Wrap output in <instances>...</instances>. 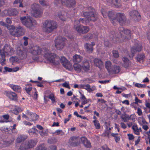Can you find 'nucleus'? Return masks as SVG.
Wrapping results in <instances>:
<instances>
[{"mask_svg": "<svg viewBox=\"0 0 150 150\" xmlns=\"http://www.w3.org/2000/svg\"><path fill=\"white\" fill-rule=\"evenodd\" d=\"M83 14L86 17L84 19L80 18L79 21H75L74 23V28L78 33H85L89 31V28L87 26L79 25V23L86 24L90 21H95L97 20L98 15L95 9L91 6L87 8L86 11L83 12Z\"/></svg>", "mask_w": 150, "mask_h": 150, "instance_id": "f257e3e1", "label": "nucleus"}, {"mask_svg": "<svg viewBox=\"0 0 150 150\" xmlns=\"http://www.w3.org/2000/svg\"><path fill=\"white\" fill-rule=\"evenodd\" d=\"M57 23L55 21L47 20L45 23L44 30L45 32L49 33L57 28Z\"/></svg>", "mask_w": 150, "mask_h": 150, "instance_id": "f03ea898", "label": "nucleus"}, {"mask_svg": "<svg viewBox=\"0 0 150 150\" xmlns=\"http://www.w3.org/2000/svg\"><path fill=\"white\" fill-rule=\"evenodd\" d=\"M14 50L10 45L6 44L2 50H0V55L2 58L5 57L6 55L10 56L12 55Z\"/></svg>", "mask_w": 150, "mask_h": 150, "instance_id": "7ed1b4c3", "label": "nucleus"}, {"mask_svg": "<svg viewBox=\"0 0 150 150\" xmlns=\"http://www.w3.org/2000/svg\"><path fill=\"white\" fill-rule=\"evenodd\" d=\"M20 20L23 24L28 28H30L33 25V23L35 21L32 19L30 16H25L20 17Z\"/></svg>", "mask_w": 150, "mask_h": 150, "instance_id": "20e7f679", "label": "nucleus"}, {"mask_svg": "<svg viewBox=\"0 0 150 150\" xmlns=\"http://www.w3.org/2000/svg\"><path fill=\"white\" fill-rule=\"evenodd\" d=\"M66 40L65 38L58 36L55 40V46L59 50L63 49L64 46V41Z\"/></svg>", "mask_w": 150, "mask_h": 150, "instance_id": "39448f33", "label": "nucleus"}, {"mask_svg": "<svg viewBox=\"0 0 150 150\" xmlns=\"http://www.w3.org/2000/svg\"><path fill=\"white\" fill-rule=\"evenodd\" d=\"M62 3L63 5L68 7H71L75 5V0H55L54 4L57 5L58 4Z\"/></svg>", "mask_w": 150, "mask_h": 150, "instance_id": "423d86ee", "label": "nucleus"}, {"mask_svg": "<svg viewBox=\"0 0 150 150\" xmlns=\"http://www.w3.org/2000/svg\"><path fill=\"white\" fill-rule=\"evenodd\" d=\"M31 8L34 12V15L35 17H40L42 15V12L40 10V6L36 4H34L31 6Z\"/></svg>", "mask_w": 150, "mask_h": 150, "instance_id": "0eeeda50", "label": "nucleus"}, {"mask_svg": "<svg viewBox=\"0 0 150 150\" xmlns=\"http://www.w3.org/2000/svg\"><path fill=\"white\" fill-rule=\"evenodd\" d=\"M26 49L22 47H19L17 49V54L21 59H23L26 58L27 56Z\"/></svg>", "mask_w": 150, "mask_h": 150, "instance_id": "6e6552de", "label": "nucleus"}, {"mask_svg": "<svg viewBox=\"0 0 150 150\" xmlns=\"http://www.w3.org/2000/svg\"><path fill=\"white\" fill-rule=\"evenodd\" d=\"M118 22L121 25L125 24L126 21V17L124 13H116V18L115 21Z\"/></svg>", "mask_w": 150, "mask_h": 150, "instance_id": "1a4fd4ad", "label": "nucleus"}, {"mask_svg": "<svg viewBox=\"0 0 150 150\" xmlns=\"http://www.w3.org/2000/svg\"><path fill=\"white\" fill-rule=\"evenodd\" d=\"M107 3L108 5L115 6L117 8L120 7L121 6L119 0H106Z\"/></svg>", "mask_w": 150, "mask_h": 150, "instance_id": "9d476101", "label": "nucleus"}, {"mask_svg": "<svg viewBox=\"0 0 150 150\" xmlns=\"http://www.w3.org/2000/svg\"><path fill=\"white\" fill-rule=\"evenodd\" d=\"M129 14L131 17L134 21H138L140 19V15L138 11L136 10L131 11Z\"/></svg>", "mask_w": 150, "mask_h": 150, "instance_id": "9b49d317", "label": "nucleus"}, {"mask_svg": "<svg viewBox=\"0 0 150 150\" xmlns=\"http://www.w3.org/2000/svg\"><path fill=\"white\" fill-rule=\"evenodd\" d=\"M37 142L36 140L30 139L26 143L24 149H27L30 148H32L35 146Z\"/></svg>", "mask_w": 150, "mask_h": 150, "instance_id": "f8f14e48", "label": "nucleus"}, {"mask_svg": "<svg viewBox=\"0 0 150 150\" xmlns=\"http://www.w3.org/2000/svg\"><path fill=\"white\" fill-rule=\"evenodd\" d=\"M55 54L51 53L48 50L45 53L44 57L48 61L52 63V60H53Z\"/></svg>", "mask_w": 150, "mask_h": 150, "instance_id": "ddd939ff", "label": "nucleus"}, {"mask_svg": "<svg viewBox=\"0 0 150 150\" xmlns=\"http://www.w3.org/2000/svg\"><path fill=\"white\" fill-rule=\"evenodd\" d=\"M60 61L62 64L66 69H68L70 67V65L69 61L64 57H61Z\"/></svg>", "mask_w": 150, "mask_h": 150, "instance_id": "4468645a", "label": "nucleus"}, {"mask_svg": "<svg viewBox=\"0 0 150 150\" xmlns=\"http://www.w3.org/2000/svg\"><path fill=\"white\" fill-rule=\"evenodd\" d=\"M31 53L35 55L40 54L41 53V48L38 46H35L32 47L31 49Z\"/></svg>", "mask_w": 150, "mask_h": 150, "instance_id": "2eb2a0df", "label": "nucleus"}, {"mask_svg": "<svg viewBox=\"0 0 150 150\" xmlns=\"http://www.w3.org/2000/svg\"><path fill=\"white\" fill-rule=\"evenodd\" d=\"M82 68L85 71L87 72L90 69V65L88 61L85 59L82 62Z\"/></svg>", "mask_w": 150, "mask_h": 150, "instance_id": "dca6fc26", "label": "nucleus"}, {"mask_svg": "<svg viewBox=\"0 0 150 150\" xmlns=\"http://www.w3.org/2000/svg\"><path fill=\"white\" fill-rule=\"evenodd\" d=\"M69 143L73 146H76L79 144L78 139L75 137H71L69 140Z\"/></svg>", "mask_w": 150, "mask_h": 150, "instance_id": "f3484780", "label": "nucleus"}, {"mask_svg": "<svg viewBox=\"0 0 150 150\" xmlns=\"http://www.w3.org/2000/svg\"><path fill=\"white\" fill-rule=\"evenodd\" d=\"M142 47L141 44H138L134 47H132L131 50L132 55L133 56L136 52H139L142 49Z\"/></svg>", "mask_w": 150, "mask_h": 150, "instance_id": "a211bd4d", "label": "nucleus"}, {"mask_svg": "<svg viewBox=\"0 0 150 150\" xmlns=\"http://www.w3.org/2000/svg\"><path fill=\"white\" fill-rule=\"evenodd\" d=\"M27 115H29L30 116V118L31 120L30 121H33L37 120L39 116L36 113L30 112L29 110L27 111Z\"/></svg>", "mask_w": 150, "mask_h": 150, "instance_id": "6ab92c4d", "label": "nucleus"}, {"mask_svg": "<svg viewBox=\"0 0 150 150\" xmlns=\"http://www.w3.org/2000/svg\"><path fill=\"white\" fill-rule=\"evenodd\" d=\"M108 15L111 21H112V23L115 22L116 18V14L114 11H109L108 13Z\"/></svg>", "mask_w": 150, "mask_h": 150, "instance_id": "aec40b11", "label": "nucleus"}, {"mask_svg": "<svg viewBox=\"0 0 150 150\" xmlns=\"http://www.w3.org/2000/svg\"><path fill=\"white\" fill-rule=\"evenodd\" d=\"M83 57L79 55L75 54L73 57V61L74 64H78L82 60Z\"/></svg>", "mask_w": 150, "mask_h": 150, "instance_id": "412c9836", "label": "nucleus"}, {"mask_svg": "<svg viewBox=\"0 0 150 150\" xmlns=\"http://www.w3.org/2000/svg\"><path fill=\"white\" fill-rule=\"evenodd\" d=\"M94 65L100 69L103 65L102 61L100 59L98 58H95L94 60Z\"/></svg>", "mask_w": 150, "mask_h": 150, "instance_id": "4be33fe9", "label": "nucleus"}, {"mask_svg": "<svg viewBox=\"0 0 150 150\" xmlns=\"http://www.w3.org/2000/svg\"><path fill=\"white\" fill-rule=\"evenodd\" d=\"M7 94V96L12 100H17V96L15 93L12 92H8Z\"/></svg>", "mask_w": 150, "mask_h": 150, "instance_id": "5701e85b", "label": "nucleus"}, {"mask_svg": "<svg viewBox=\"0 0 150 150\" xmlns=\"http://www.w3.org/2000/svg\"><path fill=\"white\" fill-rule=\"evenodd\" d=\"M17 31V28H16L15 26L12 25V29L10 30V34L14 36L18 37Z\"/></svg>", "mask_w": 150, "mask_h": 150, "instance_id": "b1692460", "label": "nucleus"}, {"mask_svg": "<svg viewBox=\"0 0 150 150\" xmlns=\"http://www.w3.org/2000/svg\"><path fill=\"white\" fill-rule=\"evenodd\" d=\"M84 47L86 51L89 53L92 52L93 51V47L91 44L86 43L84 45Z\"/></svg>", "mask_w": 150, "mask_h": 150, "instance_id": "393cba45", "label": "nucleus"}, {"mask_svg": "<svg viewBox=\"0 0 150 150\" xmlns=\"http://www.w3.org/2000/svg\"><path fill=\"white\" fill-rule=\"evenodd\" d=\"M145 58L144 54L142 53L138 54L136 57V59L137 61L141 62H143Z\"/></svg>", "mask_w": 150, "mask_h": 150, "instance_id": "a878e982", "label": "nucleus"}, {"mask_svg": "<svg viewBox=\"0 0 150 150\" xmlns=\"http://www.w3.org/2000/svg\"><path fill=\"white\" fill-rule=\"evenodd\" d=\"M122 60L124 62L123 65L124 67L125 68L128 67L130 64L129 59L127 58L124 57L123 58Z\"/></svg>", "mask_w": 150, "mask_h": 150, "instance_id": "bb28decb", "label": "nucleus"}, {"mask_svg": "<svg viewBox=\"0 0 150 150\" xmlns=\"http://www.w3.org/2000/svg\"><path fill=\"white\" fill-rule=\"evenodd\" d=\"M74 70L78 72H80L82 69L81 66L78 64H74L73 65Z\"/></svg>", "mask_w": 150, "mask_h": 150, "instance_id": "cd10ccee", "label": "nucleus"}, {"mask_svg": "<svg viewBox=\"0 0 150 150\" xmlns=\"http://www.w3.org/2000/svg\"><path fill=\"white\" fill-rule=\"evenodd\" d=\"M120 68L119 66L114 65L112 67L111 71H112L113 73H118L120 72Z\"/></svg>", "mask_w": 150, "mask_h": 150, "instance_id": "c85d7f7f", "label": "nucleus"}, {"mask_svg": "<svg viewBox=\"0 0 150 150\" xmlns=\"http://www.w3.org/2000/svg\"><path fill=\"white\" fill-rule=\"evenodd\" d=\"M60 60V58L55 54L53 60L52 61V63L54 65H58L59 64Z\"/></svg>", "mask_w": 150, "mask_h": 150, "instance_id": "c756f323", "label": "nucleus"}, {"mask_svg": "<svg viewBox=\"0 0 150 150\" xmlns=\"http://www.w3.org/2000/svg\"><path fill=\"white\" fill-rule=\"evenodd\" d=\"M18 30L17 32L18 35V36H22L24 35V30L21 26H19L17 28Z\"/></svg>", "mask_w": 150, "mask_h": 150, "instance_id": "7c9ffc66", "label": "nucleus"}, {"mask_svg": "<svg viewBox=\"0 0 150 150\" xmlns=\"http://www.w3.org/2000/svg\"><path fill=\"white\" fill-rule=\"evenodd\" d=\"M9 12V9L4 10L0 13V16L2 17H4L7 16H10Z\"/></svg>", "mask_w": 150, "mask_h": 150, "instance_id": "2f4dec72", "label": "nucleus"}, {"mask_svg": "<svg viewBox=\"0 0 150 150\" xmlns=\"http://www.w3.org/2000/svg\"><path fill=\"white\" fill-rule=\"evenodd\" d=\"M111 63L110 61L106 62L105 64V66L107 70L109 72H111L112 67H111Z\"/></svg>", "mask_w": 150, "mask_h": 150, "instance_id": "473e14b6", "label": "nucleus"}, {"mask_svg": "<svg viewBox=\"0 0 150 150\" xmlns=\"http://www.w3.org/2000/svg\"><path fill=\"white\" fill-rule=\"evenodd\" d=\"M120 118L125 122H127L129 121V115L126 114H122Z\"/></svg>", "mask_w": 150, "mask_h": 150, "instance_id": "72a5a7b5", "label": "nucleus"}, {"mask_svg": "<svg viewBox=\"0 0 150 150\" xmlns=\"http://www.w3.org/2000/svg\"><path fill=\"white\" fill-rule=\"evenodd\" d=\"M11 88L15 91L18 92H20L21 91V88L20 86L16 85H11Z\"/></svg>", "mask_w": 150, "mask_h": 150, "instance_id": "f704fd0d", "label": "nucleus"}, {"mask_svg": "<svg viewBox=\"0 0 150 150\" xmlns=\"http://www.w3.org/2000/svg\"><path fill=\"white\" fill-rule=\"evenodd\" d=\"M9 9L10 16H16L17 14V11L15 8H10Z\"/></svg>", "mask_w": 150, "mask_h": 150, "instance_id": "c9c22d12", "label": "nucleus"}, {"mask_svg": "<svg viewBox=\"0 0 150 150\" xmlns=\"http://www.w3.org/2000/svg\"><path fill=\"white\" fill-rule=\"evenodd\" d=\"M123 33L127 35V36H125V39H129L130 38V31L129 30H125Z\"/></svg>", "mask_w": 150, "mask_h": 150, "instance_id": "e433bc0d", "label": "nucleus"}, {"mask_svg": "<svg viewBox=\"0 0 150 150\" xmlns=\"http://www.w3.org/2000/svg\"><path fill=\"white\" fill-rule=\"evenodd\" d=\"M93 122L96 129H99L100 128V125L98 120H95L93 121Z\"/></svg>", "mask_w": 150, "mask_h": 150, "instance_id": "4c0bfd02", "label": "nucleus"}, {"mask_svg": "<svg viewBox=\"0 0 150 150\" xmlns=\"http://www.w3.org/2000/svg\"><path fill=\"white\" fill-rule=\"evenodd\" d=\"M118 133H112L111 134V135L115 138V140L116 142L119 141L120 139V137L118 136Z\"/></svg>", "mask_w": 150, "mask_h": 150, "instance_id": "58836bf2", "label": "nucleus"}, {"mask_svg": "<svg viewBox=\"0 0 150 150\" xmlns=\"http://www.w3.org/2000/svg\"><path fill=\"white\" fill-rule=\"evenodd\" d=\"M25 140L24 137L22 135L18 136L16 139V142L18 143H20L23 141Z\"/></svg>", "mask_w": 150, "mask_h": 150, "instance_id": "ea45409f", "label": "nucleus"}, {"mask_svg": "<svg viewBox=\"0 0 150 150\" xmlns=\"http://www.w3.org/2000/svg\"><path fill=\"white\" fill-rule=\"evenodd\" d=\"M23 0H15L13 3V4H19V7H23Z\"/></svg>", "mask_w": 150, "mask_h": 150, "instance_id": "a19ab883", "label": "nucleus"}, {"mask_svg": "<svg viewBox=\"0 0 150 150\" xmlns=\"http://www.w3.org/2000/svg\"><path fill=\"white\" fill-rule=\"evenodd\" d=\"M84 89H85L89 92L93 91L94 90V88L93 89H91V86L88 84L85 85Z\"/></svg>", "mask_w": 150, "mask_h": 150, "instance_id": "79ce46f5", "label": "nucleus"}, {"mask_svg": "<svg viewBox=\"0 0 150 150\" xmlns=\"http://www.w3.org/2000/svg\"><path fill=\"white\" fill-rule=\"evenodd\" d=\"M107 11L104 8H102L101 9V13L103 16L104 18H106L107 17L108 15V13L107 12Z\"/></svg>", "mask_w": 150, "mask_h": 150, "instance_id": "37998d69", "label": "nucleus"}, {"mask_svg": "<svg viewBox=\"0 0 150 150\" xmlns=\"http://www.w3.org/2000/svg\"><path fill=\"white\" fill-rule=\"evenodd\" d=\"M113 56L115 58L119 57V54L118 51L116 50H113L112 52Z\"/></svg>", "mask_w": 150, "mask_h": 150, "instance_id": "c03bdc74", "label": "nucleus"}, {"mask_svg": "<svg viewBox=\"0 0 150 150\" xmlns=\"http://www.w3.org/2000/svg\"><path fill=\"white\" fill-rule=\"evenodd\" d=\"M48 98L51 100L52 103H54L55 102V97L53 94L51 93L50 94Z\"/></svg>", "mask_w": 150, "mask_h": 150, "instance_id": "a18cd8bd", "label": "nucleus"}, {"mask_svg": "<svg viewBox=\"0 0 150 150\" xmlns=\"http://www.w3.org/2000/svg\"><path fill=\"white\" fill-rule=\"evenodd\" d=\"M57 139L54 137L48 140V142L50 144H54L57 142Z\"/></svg>", "mask_w": 150, "mask_h": 150, "instance_id": "49530a36", "label": "nucleus"}, {"mask_svg": "<svg viewBox=\"0 0 150 150\" xmlns=\"http://www.w3.org/2000/svg\"><path fill=\"white\" fill-rule=\"evenodd\" d=\"M46 148L43 145H41L36 148L35 150H46Z\"/></svg>", "mask_w": 150, "mask_h": 150, "instance_id": "de8ad7c7", "label": "nucleus"}, {"mask_svg": "<svg viewBox=\"0 0 150 150\" xmlns=\"http://www.w3.org/2000/svg\"><path fill=\"white\" fill-rule=\"evenodd\" d=\"M136 116L135 114L131 115L130 116L129 115V120H132L133 121H135Z\"/></svg>", "mask_w": 150, "mask_h": 150, "instance_id": "09e8293b", "label": "nucleus"}, {"mask_svg": "<svg viewBox=\"0 0 150 150\" xmlns=\"http://www.w3.org/2000/svg\"><path fill=\"white\" fill-rule=\"evenodd\" d=\"M86 147L90 148L91 146V143L90 142L87 140L83 144Z\"/></svg>", "mask_w": 150, "mask_h": 150, "instance_id": "8fccbe9b", "label": "nucleus"}, {"mask_svg": "<svg viewBox=\"0 0 150 150\" xmlns=\"http://www.w3.org/2000/svg\"><path fill=\"white\" fill-rule=\"evenodd\" d=\"M55 133H56V135L62 136L64 134V132H63L62 130H57L55 131Z\"/></svg>", "mask_w": 150, "mask_h": 150, "instance_id": "3c124183", "label": "nucleus"}, {"mask_svg": "<svg viewBox=\"0 0 150 150\" xmlns=\"http://www.w3.org/2000/svg\"><path fill=\"white\" fill-rule=\"evenodd\" d=\"M135 86L139 88H143L146 87V85L137 83L135 84Z\"/></svg>", "mask_w": 150, "mask_h": 150, "instance_id": "603ef678", "label": "nucleus"}, {"mask_svg": "<svg viewBox=\"0 0 150 150\" xmlns=\"http://www.w3.org/2000/svg\"><path fill=\"white\" fill-rule=\"evenodd\" d=\"M39 2L43 6H47V4L45 0H39Z\"/></svg>", "mask_w": 150, "mask_h": 150, "instance_id": "864d4df0", "label": "nucleus"}, {"mask_svg": "<svg viewBox=\"0 0 150 150\" xmlns=\"http://www.w3.org/2000/svg\"><path fill=\"white\" fill-rule=\"evenodd\" d=\"M3 117L4 118V120H5L6 121H8V122L11 121V120H8V119L9 118V116L8 115H3Z\"/></svg>", "mask_w": 150, "mask_h": 150, "instance_id": "5fc2aeb1", "label": "nucleus"}, {"mask_svg": "<svg viewBox=\"0 0 150 150\" xmlns=\"http://www.w3.org/2000/svg\"><path fill=\"white\" fill-rule=\"evenodd\" d=\"M58 17L62 21H64L65 20L66 18L64 16L62 15V14H59L58 15Z\"/></svg>", "mask_w": 150, "mask_h": 150, "instance_id": "6e6d98bb", "label": "nucleus"}, {"mask_svg": "<svg viewBox=\"0 0 150 150\" xmlns=\"http://www.w3.org/2000/svg\"><path fill=\"white\" fill-rule=\"evenodd\" d=\"M104 45L106 47H110L112 46L111 44H110L108 41H104Z\"/></svg>", "mask_w": 150, "mask_h": 150, "instance_id": "4d7b16f0", "label": "nucleus"}, {"mask_svg": "<svg viewBox=\"0 0 150 150\" xmlns=\"http://www.w3.org/2000/svg\"><path fill=\"white\" fill-rule=\"evenodd\" d=\"M62 86H63L65 87L66 88H67L69 89H70V87L69 86V83H67L66 82H65L64 83H63Z\"/></svg>", "mask_w": 150, "mask_h": 150, "instance_id": "13d9d810", "label": "nucleus"}, {"mask_svg": "<svg viewBox=\"0 0 150 150\" xmlns=\"http://www.w3.org/2000/svg\"><path fill=\"white\" fill-rule=\"evenodd\" d=\"M32 88V87L31 86H27L25 88V90L27 92V93H28L29 92L31 91Z\"/></svg>", "mask_w": 150, "mask_h": 150, "instance_id": "bf43d9fd", "label": "nucleus"}, {"mask_svg": "<svg viewBox=\"0 0 150 150\" xmlns=\"http://www.w3.org/2000/svg\"><path fill=\"white\" fill-rule=\"evenodd\" d=\"M127 136L129 137V140H133L134 138L133 135L132 134H128Z\"/></svg>", "mask_w": 150, "mask_h": 150, "instance_id": "052dcab7", "label": "nucleus"}, {"mask_svg": "<svg viewBox=\"0 0 150 150\" xmlns=\"http://www.w3.org/2000/svg\"><path fill=\"white\" fill-rule=\"evenodd\" d=\"M81 139L82 143L83 144L86 141L88 140L87 139L84 137H82L81 138Z\"/></svg>", "mask_w": 150, "mask_h": 150, "instance_id": "680f3d73", "label": "nucleus"}, {"mask_svg": "<svg viewBox=\"0 0 150 150\" xmlns=\"http://www.w3.org/2000/svg\"><path fill=\"white\" fill-rule=\"evenodd\" d=\"M125 30L124 28L122 27H120L118 29L119 32L121 34L123 33Z\"/></svg>", "mask_w": 150, "mask_h": 150, "instance_id": "e2e57ef3", "label": "nucleus"}, {"mask_svg": "<svg viewBox=\"0 0 150 150\" xmlns=\"http://www.w3.org/2000/svg\"><path fill=\"white\" fill-rule=\"evenodd\" d=\"M6 21L7 23L9 24H11L12 23L11 18H6Z\"/></svg>", "mask_w": 150, "mask_h": 150, "instance_id": "0e129e2a", "label": "nucleus"}, {"mask_svg": "<svg viewBox=\"0 0 150 150\" xmlns=\"http://www.w3.org/2000/svg\"><path fill=\"white\" fill-rule=\"evenodd\" d=\"M137 113L138 115L139 116H140L142 115V112L140 108H137Z\"/></svg>", "mask_w": 150, "mask_h": 150, "instance_id": "69168bd1", "label": "nucleus"}, {"mask_svg": "<svg viewBox=\"0 0 150 150\" xmlns=\"http://www.w3.org/2000/svg\"><path fill=\"white\" fill-rule=\"evenodd\" d=\"M4 69L6 71H8L11 72L12 71V69L10 68H9L7 67H5Z\"/></svg>", "mask_w": 150, "mask_h": 150, "instance_id": "338daca9", "label": "nucleus"}, {"mask_svg": "<svg viewBox=\"0 0 150 150\" xmlns=\"http://www.w3.org/2000/svg\"><path fill=\"white\" fill-rule=\"evenodd\" d=\"M135 104H137L138 103H141L142 102V101L139 100L137 97L135 98Z\"/></svg>", "mask_w": 150, "mask_h": 150, "instance_id": "774afa93", "label": "nucleus"}]
</instances>
